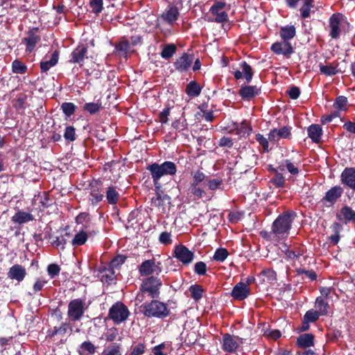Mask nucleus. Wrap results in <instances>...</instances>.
<instances>
[{
    "label": "nucleus",
    "mask_w": 355,
    "mask_h": 355,
    "mask_svg": "<svg viewBox=\"0 0 355 355\" xmlns=\"http://www.w3.org/2000/svg\"><path fill=\"white\" fill-rule=\"evenodd\" d=\"M67 243L66 239L63 236H55L53 237L51 241V244L53 247L64 250L65 248V244Z\"/></svg>",
    "instance_id": "nucleus-54"
},
{
    "label": "nucleus",
    "mask_w": 355,
    "mask_h": 355,
    "mask_svg": "<svg viewBox=\"0 0 355 355\" xmlns=\"http://www.w3.org/2000/svg\"><path fill=\"white\" fill-rule=\"evenodd\" d=\"M87 309L85 300L77 298L71 300L68 304L67 315L71 321H78Z\"/></svg>",
    "instance_id": "nucleus-6"
},
{
    "label": "nucleus",
    "mask_w": 355,
    "mask_h": 355,
    "mask_svg": "<svg viewBox=\"0 0 355 355\" xmlns=\"http://www.w3.org/2000/svg\"><path fill=\"white\" fill-rule=\"evenodd\" d=\"M26 275V271L24 267L19 264H15L9 268L8 277L10 279L17 280L21 282Z\"/></svg>",
    "instance_id": "nucleus-21"
},
{
    "label": "nucleus",
    "mask_w": 355,
    "mask_h": 355,
    "mask_svg": "<svg viewBox=\"0 0 355 355\" xmlns=\"http://www.w3.org/2000/svg\"><path fill=\"white\" fill-rule=\"evenodd\" d=\"M271 182L277 187H283L285 184V178L281 173H276L272 178Z\"/></svg>",
    "instance_id": "nucleus-61"
},
{
    "label": "nucleus",
    "mask_w": 355,
    "mask_h": 355,
    "mask_svg": "<svg viewBox=\"0 0 355 355\" xmlns=\"http://www.w3.org/2000/svg\"><path fill=\"white\" fill-rule=\"evenodd\" d=\"M40 40L41 37L37 33V29L28 31L27 36L22 39V43L26 45V51L31 53L40 42Z\"/></svg>",
    "instance_id": "nucleus-13"
},
{
    "label": "nucleus",
    "mask_w": 355,
    "mask_h": 355,
    "mask_svg": "<svg viewBox=\"0 0 355 355\" xmlns=\"http://www.w3.org/2000/svg\"><path fill=\"white\" fill-rule=\"evenodd\" d=\"M261 275L266 277L268 282H273L277 279V274L272 269H266L261 272Z\"/></svg>",
    "instance_id": "nucleus-63"
},
{
    "label": "nucleus",
    "mask_w": 355,
    "mask_h": 355,
    "mask_svg": "<svg viewBox=\"0 0 355 355\" xmlns=\"http://www.w3.org/2000/svg\"><path fill=\"white\" fill-rule=\"evenodd\" d=\"M162 285V281L157 277L151 276L144 279L141 284L137 300L142 302L145 295L153 299L158 297Z\"/></svg>",
    "instance_id": "nucleus-4"
},
{
    "label": "nucleus",
    "mask_w": 355,
    "mask_h": 355,
    "mask_svg": "<svg viewBox=\"0 0 355 355\" xmlns=\"http://www.w3.org/2000/svg\"><path fill=\"white\" fill-rule=\"evenodd\" d=\"M87 46L84 44L78 45L71 53L70 62L77 63L83 65L85 58H87Z\"/></svg>",
    "instance_id": "nucleus-16"
},
{
    "label": "nucleus",
    "mask_w": 355,
    "mask_h": 355,
    "mask_svg": "<svg viewBox=\"0 0 355 355\" xmlns=\"http://www.w3.org/2000/svg\"><path fill=\"white\" fill-rule=\"evenodd\" d=\"M206 176L204 173L200 171H196L192 173V182L191 184H199L203 182Z\"/></svg>",
    "instance_id": "nucleus-59"
},
{
    "label": "nucleus",
    "mask_w": 355,
    "mask_h": 355,
    "mask_svg": "<svg viewBox=\"0 0 355 355\" xmlns=\"http://www.w3.org/2000/svg\"><path fill=\"white\" fill-rule=\"evenodd\" d=\"M11 67L12 71L15 73L24 74L27 72V66L17 59L12 61Z\"/></svg>",
    "instance_id": "nucleus-42"
},
{
    "label": "nucleus",
    "mask_w": 355,
    "mask_h": 355,
    "mask_svg": "<svg viewBox=\"0 0 355 355\" xmlns=\"http://www.w3.org/2000/svg\"><path fill=\"white\" fill-rule=\"evenodd\" d=\"M191 297L196 301L199 300L202 297L203 289L200 285H192L189 287Z\"/></svg>",
    "instance_id": "nucleus-46"
},
{
    "label": "nucleus",
    "mask_w": 355,
    "mask_h": 355,
    "mask_svg": "<svg viewBox=\"0 0 355 355\" xmlns=\"http://www.w3.org/2000/svg\"><path fill=\"white\" fill-rule=\"evenodd\" d=\"M349 24L340 13H334L329 19V35L333 40H338L341 35L349 31Z\"/></svg>",
    "instance_id": "nucleus-3"
},
{
    "label": "nucleus",
    "mask_w": 355,
    "mask_h": 355,
    "mask_svg": "<svg viewBox=\"0 0 355 355\" xmlns=\"http://www.w3.org/2000/svg\"><path fill=\"white\" fill-rule=\"evenodd\" d=\"M126 260V257L124 255L116 256L110 262V267L114 268H119Z\"/></svg>",
    "instance_id": "nucleus-56"
},
{
    "label": "nucleus",
    "mask_w": 355,
    "mask_h": 355,
    "mask_svg": "<svg viewBox=\"0 0 355 355\" xmlns=\"http://www.w3.org/2000/svg\"><path fill=\"white\" fill-rule=\"evenodd\" d=\"M69 327V324L67 322H62L60 327H54L53 329L48 331V336L53 337L55 335H64Z\"/></svg>",
    "instance_id": "nucleus-41"
},
{
    "label": "nucleus",
    "mask_w": 355,
    "mask_h": 355,
    "mask_svg": "<svg viewBox=\"0 0 355 355\" xmlns=\"http://www.w3.org/2000/svg\"><path fill=\"white\" fill-rule=\"evenodd\" d=\"M107 202L111 205H115L118 203L120 198V193L114 185H110L107 187L105 193Z\"/></svg>",
    "instance_id": "nucleus-26"
},
{
    "label": "nucleus",
    "mask_w": 355,
    "mask_h": 355,
    "mask_svg": "<svg viewBox=\"0 0 355 355\" xmlns=\"http://www.w3.org/2000/svg\"><path fill=\"white\" fill-rule=\"evenodd\" d=\"M146 352V346L143 343H138L130 347V352H127L125 355H142Z\"/></svg>",
    "instance_id": "nucleus-48"
},
{
    "label": "nucleus",
    "mask_w": 355,
    "mask_h": 355,
    "mask_svg": "<svg viewBox=\"0 0 355 355\" xmlns=\"http://www.w3.org/2000/svg\"><path fill=\"white\" fill-rule=\"evenodd\" d=\"M320 316H322V315H320L315 309H311L306 311V313L304 315L302 329H308L309 323L317 321L319 319Z\"/></svg>",
    "instance_id": "nucleus-29"
},
{
    "label": "nucleus",
    "mask_w": 355,
    "mask_h": 355,
    "mask_svg": "<svg viewBox=\"0 0 355 355\" xmlns=\"http://www.w3.org/2000/svg\"><path fill=\"white\" fill-rule=\"evenodd\" d=\"M76 108V106L72 103H63L61 105L63 113L68 117L74 114Z\"/></svg>",
    "instance_id": "nucleus-52"
},
{
    "label": "nucleus",
    "mask_w": 355,
    "mask_h": 355,
    "mask_svg": "<svg viewBox=\"0 0 355 355\" xmlns=\"http://www.w3.org/2000/svg\"><path fill=\"white\" fill-rule=\"evenodd\" d=\"M90 220H91L90 215L89 213H87V212L80 213L76 217V223L77 224L83 225L85 223H89L90 222Z\"/></svg>",
    "instance_id": "nucleus-62"
},
{
    "label": "nucleus",
    "mask_w": 355,
    "mask_h": 355,
    "mask_svg": "<svg viewBox=\"0 0 355 355\" xmlns=\"http://www.w3.org/2000/svg\"><path fill=\"white\" fill-rule=\"evenodd\" d=\"M64 137L69 141H73L76 139L75 128L73 126H67L65 128Z\"/></svg>",
    "instance_id": "nucleus-60"
},
{
    "label": "nucleus",
    "mask_w": 355,
    "mask_h": 355,
    "mask_svg": "<svg viewBox=\"0 0 355 355\" xmlns=\"http://www.w3.org/2000/svg\"><path fill=\"white\" fill-rule=\"evenodd\" d=\"M229 255L227 249L220 248L216 249L213 256V260L218 262H223Z\"/></svg>",
    "instance_id": "nucleus-45"
},
{
    "label": "nucleus",
    "mask_w": 355,
    "mask_h": 355,
    "mask_svg": "<svg viewBox=\"0 0 355 355\" xmlns=\"http://www.w3.org/2000/svg\"><path fill=\"white\" fill-rule=\"evenodd\" d=\"M176 46L173 44H166L161 52V56L164 59L171 58L176 52Z\"/></svg>",
    "instance_id": "nucleus-44"
},
{
    "label": "nucleus",
    "mask_w": 355,
    "mask_h": 355,
    "mask_svg": "<svg viewBox=\"0 0 355 355\" xmlns=\"http://www.w3.org/2000/svg\"><path fill=\"white\" fill-rule=\"evenodd\" d=\"M162 272L161 263H155L154 259H148L143 261L139 267V272L141 276H147L153 274L159 275Z\"/></svg>",
    "instance_id": "nucleus-11"
},
{
    "label": "nucleus",
    "mask_w": 355,
    "mask_h": 355,
    "mask_svg": "<svg viewBox=\"0 0 355 355\" xmlns=\"http://www.w3.org/2000/svg\"><path fill=\"white\" fill-rule=\"evenodd\" d=\"M141 308L144 315L148 318H164L169 315L170 311L167 305L160 301L153 300L150 302L144 303Z\"/></svg>",
    "instance_id": "nucleus-5"
},
{
    "label": "nucleus",
    "mask_w": 355,
    "mask_h": 355,
    "mask_svg": "<svg viewBox=\"0 0 355 355\" xmlns=\"http://www.w3.org/2000/svg\"><path fill=\"white\" fill-rule=\"evenodd\" d=\"M260 93V89L257 86L252 85H244L241 86L239 91V94L241 98L244 101H250L254 96L259 95Z\"/></svg>",
    "instance_id": "nucleus-23"
},
{
    "label": "nucleus",
    "mask_w": 355,
    "mask_h": 355,
    "mask_svg": "<svg viewBox=\"0 0 355 355\" xmlns=\"http://www.w3.org/2000/svg\"><path fill=\"white\" fill-rule=\"evenodd\" d=\"M309 138L315 143H319L322 135V130L320 125L313 124L308 128Z\"/></svg>",
    "instance_id": "nucleus-28"
},
{
    "label": "nucleus",
    "mask_w": 355,
    "mask_h": 355,
    "mask_svg": "<svg viewBox=\"0 0 355 355\" xmlns=\"http://www.w3.org/2000/svg\"><path fill=\"white\" fill-rule=\"evenodd\" d=\"M115 49L121 56L126 57L130 49V42L123 39L116 44Z\"/></svg>",
    "instance_id": "nucleus-39"
},
{
    "label": "nucleus",
    "mask_w": 355,
    "mask_h": 355,
    "mask_svg": "<svg viewBox=\"0 0 355 355\" xmlns=\"http://www.w3.org/2000/svg\"><path fill=\"white\" fill-rule=\"evenodd\" d=\"M59 59V53L53 52L51 55H46L40 62V69L42 73L47 72L51 67L56 65Z\"/></svg>",
    "instance_id": "nucleus-18"
},
{
    "label": "nucleus",
    "mask_w": 355,
    "mask_h": 355,
    "mask_svg": "<svg viewBox=\"0 0 355 355\" xmlns=\"http://www.w3.org/2000/svg\"><path fill=\"white\" fill-rule=\"evenodd\" d=\"M295 216L294 211H286L280 214L272 225V234L279 239H286L288 236Z\"/></svg>",
    "instance_id": "nucleus-1"
},
{
    "label": "nucleus",
    "mask_w": 355,
    "mask_h": 355,
    "mask_svg": "<svg viewBox=\"0 0 355 355\" xmlns=\"http://www.w3.org/2000/svg\"><path fill=\"white\" fill-rule=\"evenodd\" d=\"M130 315L128 307L122 302H118L114 304L109 310V318L116 324H119L125 321Z\"/></svg>",
    "instance_id": "nucleus-7"
},
{
    "label": "nucleus",
    "mask_w": 355,
    "mask_h": 355,
    "mask_svg": "<svg viewBox=\"0 0 355 355\" xmlns=\"http://www.w3.org/2000/svg\"><path fill=\"white\" fill-rule=\"evenodd\" d=\"M173 257L184 265L191 263L194 259V252L189 250L185 245L180 244L175 246Z\"/></svg>",
    "instance_id": "nucleus-10"
},
{
    "label": "nucleus",
    "mask_w": 355,
    "mask_h": 355,
    "mask_svg": "<svg viewBox=\"0 0 355 355\" xmlns=\"http://www.w3.org/2000/svg\"><path fill=\"white\" fill-rule=\"evenodd\" d=\"M243 338L229 334L223 336L222 349L228 353L235 352L243 344Z\"/></svg>",
    "instance_id": "nucleus-9"
},
{
    "label": "nucleus",
    "mask_w": 355,
    "mask_h": 355,
    "mask_svg": "<svg viewBox=\"0 0 355 355\" xmlns=\"http://www.w3.org/2000/svg\"><path fill=\"white\" fill-rule=\"evenodd\" d=\"M319 69L321 73L329 76H334L339 72L338 64L334 63H327L326 64L320 63Z\"/></svg>",
    "instance_id": "nucleus-33"
},
{
    "label": "nucleus",
    "mask_w": 355,
    "mask_h": 355,
    "mask_svg": "<svg viewBox=\"0 0 355 355\" xmlns=\"http://www.w3.org/2000/svg\"><path fill=\"white\" fill-rule=\"evenodd\" d=\"M297 345L303 348L309 347L314 345V336L311 334H304L297 339Z\"/></svg>",
    "instance_id": "nucleus-30"
},
{
    "label": "nucleus",
    "mask_w": 355,
    "mask_h": 355,
    "mask_svg": "<svg viewBox=\"0 0 355 355\" xmlns=\"http://www.w3.org/2000/svg\"><path fill=\"white\" fill-rule=\"evenodd\" d=\"M240 67L242 71L236 70L234 72V76L236 80L244 78L248 83H250L253 77V70L252 67L246 62H242L240 63Z\"/></svg>",
    "instance_id": "nucleus-19"
},
{
    "label": "nucleus",
    "mask_w": 355,
    "mask_h": 355,
    "mask_svg": "<svg viewBox=\"0 0 355 355\" xmlns=\"http://www.w3.org/2000/svg\"><path fill=\"white\" fill-rule=\"evenodd\" d=\"M347 98L344 96H339L336 98L334 103V107L337 110L336 111H346L347 110Z\"/></svg>",
    "instance_id": "nucleus-43"
},
{
    "label": "nucleus",
    "mask_w": 355,
    "mask_h": 355,
    "mask_svg": "<svg viewBox=\"0 0 355 355\" xmlns=\"http://www.w3.org/2000/svg\"><path fill=\"white\" fill-rule=\"evenodd\" d=\"M252 127L250 123L244 120L241 123H232V131H234L235 134L239 135L241 137H247L252 132Z\"/></svg>",
    "instance_id": "nucleus-22"
},
{
    "label": "nucleus",
    "mask_w": 355,
    "mask_h": 355,
    "mask_svg": "<svg viewBox=\"0 0 355 355\" xmlns=\"http://www.w3.org/2000/svg\"><path fill=\"white\" fill-rule=\"evenodd\" d=\"M103 108L102 103L100 101L96 102L86 103L83 105V110L90 114H96L98 113Z\"/></svg>",
    "instance_id": "nucleus-37"
},
{
    "label": "nucleus",
    "mask_w": 355,
    "mask_h": 355,
    "mask_svg": "<svg viewBox=\"0 0 355 355\" xmlns=\"http://www.w3.org/2000/svg\"><path fill=\"white\" fill-rule=\"evenodd\" d=\"M35 220L34 216L31 212H26L24 210H18L11 218L13 223L22 225Z\"/></svg>",
    "instance_id": "nucleus-24"
},
{
    "label": "nucleus",
    "mask_w": 355,
    "mask_h": 355,
    "mask_svg": "<svg viewBox=\"0 0 355 355\" xmlns=\"http://www.w3.org/2000/svg\"><path fill=\"white\" fill-rule=\"evenodd\" d=\"M60 267L55 263H51L47 267V272L51 279L58 276L60 272Z\"/></svg>",
    "instance_id": "nucleus-55"
},
{
    "label": "nucleus",
    "mask_w": 355,
    "mask_h": 355,
    "mask_svg": "<svg viewBox=\"0 0 355 355\" xmlns=\"http://www.w3.org/2000/svg\"><path fill=\"white\" fill-rule=\"evenodd\" d=\"M107 342H113L114 340H121V337L119 335V330L116 327L108 328L105 330L102 336Z\"/></svg>",
    "instance_id": "nucleus-32"
},
{
    "label": "nucleus",
    "mask_w": 355,
    "mask_h": 355,
    "mask_svg": "<svg viewBox=\"0 0 355 355\" xmlns=\"http://www.w3.org/2000/svg\"><path fill=\"white\" fill-rule=\"evenodd\" d=\"M284 166H286L288 171L293 175H297L299 173V170L297 166H295L289 159H286L282 163V166H279V168L280 171H284Z\"/></svg>",
    "instance_id": "nucleus-49"
},
{
    "label": "nucleus",
    "mask_w": 355,
    "mask_h": 355,
    "mask_svg": "<svg viewBox=\"0 0 355 355\" xmlns=\"http://www.w3.org/2000/svg\"><path fill=\"white\" fill-rule=\"evenodd\" d=\"M89 6L92 12L98 14L103 10V0H92L89 2Z\"/></svg>",
    "instance_id": "nucleus-53"
},
{
    "label": "nucleus",
    "mask_w": 355,
    "mask_h": 355,
    "mask_svg": "<svg viewBox=\"0 0 355 355\" xmlns=\"http://www.w3.org/2000/svg\"><path fill=\"white\" fill-rule=\"evenodd\" d=\"M271 50L277 55H284L289 57L293 53L291 44L284 41V42H275L271 46Z\"/></svg>",
    "instance_id": "nucleus-20"
},
{
    "label": "nucleus",
    "mask_w": 355,
    "mask_h": 355,
    "mask_svg": "<svg viewBox=\"0 0 355 355\" xmlns=\"http://www.w3.org/2000/svg\"><path fill=\"white\" fill-rule=\"evenodd\" d=\"M146 169L150 172L153 183L157 187L159 181L164 175H173L177 172L175 164L171 161H166L162 164L153 163L147 166Z\"/></svg>",
    "instance_id": "nucleus-2"
},
{
    "label": "nucleus",
    "mask_w": 355,
    "mask_h": 355,
    "mask_svg": "<svg viewBox=\"0 0 355 355\" xmlns=\"http://www.w3.org/2000/svg\"><path fill=\"white\" fill-rule=\"evenodd\" d=\"M189 193L196 197L197 198H201L205 194V191L199 187V184H190Z\"/></svg>",
    "instance_id": "nucleus-51"
},
{
    "label": "nucleus",
    "mask_w": 355,
    "mask_h": 355,
    "mask_svg": "<svg viewBox=\"0 0 355 355\" xmlns=\"http://www.w3.org/2000/svg\"><path fill=\"white\" fill-rule=\"evenodd\" d=\"M187 122L184 117H181L178 119H175L172 123V127L176 130L181 132L187 129Z\"/></svg>",
    "instance_id": "nucleus-50"
},
{
    "label": "nucleus",
    "mask_w": 355,
    "mask_h": 355,
    "mask_svg": "<svg viewBox=\"0 0 355 355\" xmlns=\"http://www.w3.org/2000/svg\"><path fill=\"white\" fill-rule=\"evenodd\" d=\"M250 293V287L245 283L239 282L234 286L231 295L236 300H243L249 296Z\"/></svg>",
    "instance_id": "nucleus-14"
},
{
    "label": "nucleus",
    "mask_w": 355,
    "mask_h": 355,
    "mask_svg": "<svg viewBox=\"0 0 355 355\" xmlns=\"http://www.w3.org/2000/svg\"><path fill=\"white\" fill-rule=\"evenodd\" d=\"M291 128L284 126L282 128H274L268 134V140L270 141H278L280 139H290L291 136Z\"/></svg>",
    "instance_id": "nucleus-15"
},
{
    "label": "nucleus",
    "mask_w": 355,
    "mask_h": 355,
    "mask_svg": "<svg viewBox=\"0 0 355 355\" xmlns=\"http://www.w3.org/2000/svg\"><path fill=\"white\" fill-rule=\"evenodd\" d=\"M279 33L282 39L287 42L295 36V28L293 25L282 27Z\"/></svg>",
    "instance_id": "nucleus-36"
},
{
    "label": "nucleus",
    "mask_w": 355,
    "mask_h": 355,
    "mask_svg": "<svg viewBox=\"0 0 355 355\" xmlns=\"http://www.w3.org/2000/svg\"><path fill=\"white\" fill-rule=\"evenodd\" d=\"M342 182L355 190V168H346L341 174Z\"/></svg>",
    "instance_id": "nucleus-25"
},
{
    "label": "nucleus",
    "mask_w": 355,
    "mask_h": 355,
    "mask_svg": "<svg viewBox=\"0 0 355 355\" xmlns=\"http://www.w3.org/2000/svg\"><path fill=\"white\" fill-rule=\"evenodd\" d=\"M343 191V189L340 187H334L326 192L322 200L332 205L341 196Z\"/></svg>",
    "instance_id": "nucleus-27"
},
{
    "label": "nucleus",
    "mask_w": 355,
    "mask_h": 355,
    "mask_svg": "<svg viewBox=\"0 0 355 355\" xmlns=\"http://www.w3.org/2000/svg\"><path fill=\"white\" fill-rule=\"evenodd\" d=\"M103 182L100 180H94L89 184V201L93 206L98 205L103 201L104 196Z\"/></svg>",
    "instance_id": "nucleus-8"
},
{
    "label": "nucleus",
    "mask_w": 355,
    "mask_h": 355,
    "mask_svg": "<svg viewBox=\"0 0 355 355\" xmlns=\"http://www.w3.org/2000/svg\"><path fill=\"white\" fill-rule=\"evenodd\" d=\"M88 239V234L86 232L82 230L75 234L71 241V245L74 247L84 245Z\"/></svg>",
    "instance_id": "nucleus-38"
},
{
    "label": "nucleus",
    "mask_w": 355,
    "mask_h": 355,
    "mask_svg": "<svg viewBox=\"0 0 355 355\" xmlns=\"http://www.w3.org/2000/svg\"><path fill=\"white\" fill-rule=\"evenodd\" d=\"M226 4L225 2L216 1L210 8V12L211 14H217L220 12H223V10L225 7Z\"/></svg>",
    "instance_id": "nucleus-64"
},
{
    "label": "nucleus",
    "mask_w": 355,
    "mask_h": 355,
    "mask_svg": "<svg viewBox=\"0 0 355 355\" xmlns=\"http://www.w3.org/2000/svg\"><path fill=\"white\" fill-rule=\"evenodd\" d=\"M26 101V96L24 94H19L17 96V98L13 105L17 110L24 109Z\"/></svg>",
    "instance_id": "nucleus-58"
},
{
    "label": "nucleus",
    "mask_w": 355,
    "mask_h": 355,
    "mask_svg": "<svg viewBox=\"0 0 355 355\" xmlns=\"http://www.w3.org/2000/svg\"><path fill=\"white\" fill-rule=\"evenodd\" d=\"M120 343H113L104 349L102 355H122Z\"/></svg>",
    "instance_id": "nucleus-40"
},
{
    "label": "nucleus",
    "mask_w": 355,
    "mask_h": 355,
    "mask_svg": "<svg viewBox=\"0 0 355 355\" xmlns=\"http://www.w3.org/2000/svg\"><path fill=\"white\" fill-rule=\"evenodd\" d=\"M314 7L313 0H304L302 6L300 8V12L302 18L306 19L311 17V14L313 12L312 8Z\"/></svg>",
    "instance_id": "nucleus-34"
},
{
    "label": "nucleus",
    "mask_w": 355,
    "mask_h": 355,
    "mask_svg": "<svg viewBox=\"0 0 355 355\" xmlns=\"http://www.w3.org/2000/svg\"><path fill=\"white\" fill-rule=\"evenodd\" d=\"M194 272L196 274L202 276L207 272V265L203 261H198L194 266Z\"/></svg>",
    "instance_id": "nucleus-57"
},
{
    "label": "nucleus",
    "mask_w": 355,
    "mask_h": 355,
    "mask_svg": "<svg viewBox=\"0 0 355 355\" xmlns=\"http://www.w3.org/2000/svg\"><path fill=\"white\" fill-rule=\"evenodd\" d=\"M193 61V55L184 53L180 57L176 59L173 65L175 70L178 71L186 72L191 67Z\"/></svg>",
    "instance_id": "nucleus-12"
},
{
    "label": "nucleus",
    "mask_w": 355,
    "mask_h": 355,
    "mask_svg": "<svg viewBox=\"0 0 355 355\" xmlns=\"http://www.w3.org/2000/svg\"><path fill=\"white\" fill-rule=\"evenodd\" d=\"M180 12L178 8L172 5L167 6L165 11L161 15V18L169 25H173L178 19Z\"/></svg>",
    "instance_id": "nucleus-17"
},
{
    "label": "nucleus",
    "mask_w": 355,
    "mask_h": 355,
    "mask_svg": "<svg viewBox=\"0 0 355 355\" xmlns=\"http://www.w3.org/2000/svg\"><path fill=\"white\" fill-rule=\"evenodd\" d=\"M201 91H202V87L197 82H196L194 80L191 81L187 85L186 90H185L187 94L191 98L198 96L200 94Z\"/></svg>",
    "instance_id": "nucleus-35"
},
{
    "label": "nucleus",
    "mask_w": 355,
    "mask_h": 355,
    "mask_svg": "<svg viewBox=\"0 0 355 355\" xmlns=\"http://www.w3.org/2000/svg\"><path fill=\"white\" fill-rule=\"evenodd\" d=\"M340 214L346 220L355 221V211L349 207H343L340 210Z\"/></svg>",
    "instance_id": "nucleus-47"
},
{
    "label": "nucleus",
    "mask_w": 355,
    "mask_h": 355,
    "mask_svg": "<svg viewBox=\"0 0 355 355\" xmlns=\"http://www.w3.org/2000/svg\"><path fill=\"white\" fill-rule=\"evenodd\" d=\"M315 308L322 316H324L328 314L330 306L329 303L322 297L320 296L315 300Z\"/></svg>",
    "instance_id": "nucleus-31"
}]
</instances>
